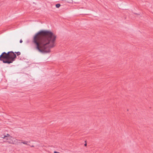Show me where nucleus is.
<instances>
[{
	"label": "nucleus",
	"mask_w": 153,
	"mask_h": 153,
	"mask_svg": "<svg viewBox=\"0 0 153 153\" xmlns=\"http://www.w3.org/2000/svg\"><path fill=\"white\" fill-rule=\"evenodd\" d=\"M16 57V54L12 51H10V63L15 60Z\"/></svg>",
	"instance_id": "7ed1b4c3"
},
{
	"label": "nucleus",
	"mask_w": 153,
	"mask_h": 153,
	"mask_svg": "<svg viewBox=\"0 0 153 153\" xmlns=\"http://www.w3.org/2000/svg\"><path fill=\"white\" fill-rule=\"evenodd\" d=\"M67 1L69 3H71L72 2V0H67Z\"/></svg>",
	"instance_id": "1a4fd4ad"
},
{
	"label": "nucleus",
	"mask_w": 153,
	"mask_h": 153,
	"mask_svg": "<svg viewBox=\"0 0 153 153\" xmlns=\"http://www.w3.org/2000/svg\"><path fill=\"white\" fill-rule=\"evenodd\" d=\"M0 60L4 63L10 64V51L7 53L5 52L2 53L0 56Z\"/></svg>",
	"instance_id": "f03ea898"
},
{
	"label": "nucleus",
	"mask_w": 153,
	"mask_h": 153,
	"mask_svg": "<svg viewBox=\"0 0 153 153\" xmlns=\"http://www.w3.org/2000/svg\"><path fill=\"white\" fill-rule=\"evenodd\" d=\"M60 5H61L60 4H58L56 5V7L58 8H59L60 7Z\"/></svg>",
	"instance_id": "0eeeda50"
},
{
	"label": "nucleus",
	"mask_w": 153,
	"mask_h": 153,
	"mask_svg": "<svg viewBox=\"0 0 153 153\" xmlns=\"http://www.w3.org/2000/svg\"><path fill=\"white\" fill-rule=\"evenodd\" d=\"M56 36L51 31L41 30L33 36L32 42L36 49L42 53H49L55 46Z\"/></svg>",
	"instance_id": "f257e3e1"
},
{
	"label": "nucleus",
	"mask_w": 153,
	"mask_h": 153,
	"mask_svg": "<svg viewBox=\"0 0 153 153\" xmlns=\"http://www.w3.org/2000/svg\"><path fill=\"white\" fill-rule=\"evenodd\" d=\"M30 141H24L23 142H22V143L25 144L27 145L30 146V145L28 144L29 143H30Z\"/></svg>",
	"instance_id": "423d86ee"
},
{
	"label": "nucleus",
	"mask_w": 153,
	"mask_h": 153,
	"mask_svg": "<svg viewBox=\"0 0 153 153\" xmlns=\"http://www.w3.org/2000/svg\"><path fill=\"white\" fill-rule=\"evenodd\" d=\"M22 39H21L20 40V43H22Z\"/></svg>",
	"instance_id": "9d476101"
},
{
	"label": "nucleus",
	"mask_w": 153,
	"mask_h": 153,
	"mask_svg": "<svg viewBox=\"0 0 153 153\" xmlns=\"http://www.w3.org/2000/svg\"><path fill=\"white\" fill-rule=\"evenodd\" d=\"M16 139L14 138H10V143L14 144L16 142Z\"/></svg>",
	"instance_id": "39448f33"
},
{
	"label": "nucleus",
	"mask_w": 153,
	"mask_h": 153,
	"mask_svg": "<svg viewBox=\"0 0 153 153\" xmlns=\"http://www.w3.org/2000/svg\"><path fill=\"white\" fill-rule=\"evenodd\" d=\"M30 147H34V146H33V145H32V146H30Z\"/></svg>",
	"instance_id": "9b49d317"
},
{
	"label": "nucleus",
	"mask_w": 153,
	"mask_h": 153,
	"mask_svg": "<svg viewBox=\"0 0 153 153\" xmlns=\"http://www.w3.org/2000/svg\"><path fill=\"white\" fill-rule=\"evenodd\" d=\"M84 145H85V146H87V144L86 143H85Z\"/></svg>",
	"instance_id": "f8f14e48"
},
{
	"label": "nucleus",
	"mask_w": 153,
	"mask_h": 153,
	"mask_svg": "<svg viewBox=\"0 0 153 153\" xmlns=\"http://www.w3.org/2000/svg\"><path fill=\"white\" fill-rule=\"evenodd\" d=\"M16 53L17 56H19L20 55L21 53L20 52H15Z\"/></svg>",
	"instance_id": "6e6552de"
},
{
	"label": "nucleus",
	"mask_w": 153,
	"mask_h": 153,
	"mask_svg": "<svg viewBox=\"0 0 153 153\" xmlns=\"http://www.w3.org/2000/svg\"><path fill=\"white\" fill-rule=\"evenodd\" d=\"M9 134H7L6 135H2L1 137L2 138H3L4 140H7L8 139V138H9Z\"/></svg>",
	"instance_id": "20e7f679"
}]
</instances>
